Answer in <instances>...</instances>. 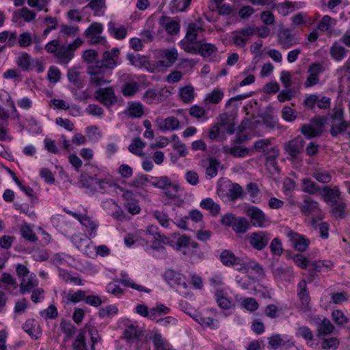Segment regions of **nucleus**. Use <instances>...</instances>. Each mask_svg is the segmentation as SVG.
Returning <instances> with one entry per match:
<instances>
[{
	"label": "nucleus",
	"instance_id": "f257e3e1",
	"mask_svg": "<svg viewBox=\"0 0 350 350\" xmlns=\"http://www.w3.org/2000/svg\"><path fill=\"white\" fill-rule=\"evenodd\" d=\"M120 49L113 47L110 51H105L102 55V59L96 61V64L88 67V74L90 76V83L96 86L108 84L110 83L109 77L112 74V70L120 64L118 62Z\"/></svg>",
	"mask_w": 350,
	"mask_h": 350
},
{
	"label": "nucleus",
	"instance_id": "f03ea898",
	"mask_svg": "<svg viewBox=\"0 0 350 350\" xmlns=\"http://www.w3.org/2000/svg\"><path fill=\"white\" fill-rule=\"evenodd\" d=\"M80 38H77L68 44H60L57 39L49 41L45 46V51L56 59L57 64L67 66L75 57L76 50L83 44Z\"/></svg>",
	"mask_w": 350,
	"mask_h": 350
},
{
	"label": "nucleus",
	"instance_id": "7ed1b4c3",
	"mask_svg": "<svg viewBox=\"0 0 350 350\" xmlns=\"http://www.w3.org/2000/svg\"><path fill=\"white\" fill-rule=\"evenodd\" d=\"M91 180L90 187L93 191L101 194L111 195L116 191L119 187L111 179L103 178L99 172V169L94 167L92 175L90 176Z\"/></svg>",
	"mask_w": 350,
	"mask_h": 350
},
{
	"label": "nucleus",
	"instance_id": "20e7f679",
	"mask_svg": "<svg viewBox=\"0 0 350 350\" xmlns=\"http://www.w3.org/2000/svg\"><path fill=\"white\" fill-rule=\"evenodd\" d=\"M16 274L20 280V293L22 295L31 293L38 286V280L33 273H31L27 266L18 264L16 267Z\"/></svg>",
	"mask_w": 350,
	"mask_h": 350
},
{
	"label": "nucleus",
	"instance_id": "39448f33",
	"mask_svg": "<svg viewBox=\"0 0 350 350\" xmlns=\"http://www.w3.org/2000/svg\"><path fill=\"white\" fill-rule=\"evenodd\" d=\"M172 246L177 251L183 250V254L189 256L191 258H200L202 254L199 244L191 240L186 234L178 237L176 241Z\"/></svg>",
	"mask_w": 350,
	"mask_h": 350
},
{
	"label": "nucleus",
	"instance_id": "423d86ee",
	"mask_svg": "<svg viewBox=\"0 0 350 350\" xmlns=\"http://www.w3.org/2000/svg\"><path fill=\"white\" fill-rule=\"evenodd\" d=\"M103 25L100 23H92L84 31V36L91 44H100L106 49L110 48V45L105 36L101 34L103 32Z\"/></svg>",
	"mask_w": 350,
	"mask_h": 350
},
{
	"label": "nucleus",
	"instance_id": "0eeeda50",
	"mask_svg": "<svg viewBox=\"0 0 350 350\" xmlns=\"http://www.w3.org/2000/svg\"><path fill=\"white\" fill-rule=\"evenodd\" d=\"M154 181L151 183L156 188L165 190V195L169 199L175 200L177 198V193L179 190V185L172 183L167 176L159 177H151Z\"/></svg>",
	"mask_w": 350,
	"mask_h": 350
},
{
	"label": "nucleus",
	"instance_id": "6e6552de",
	"mask_svg": "<svg viewBox=\"0 0 350 350\" xmlns=\"http://www.w3.org/2000/svg\"><path fill=\"white\" fill-rule=\"evenodd\" d=\"M86 234H77L71 237L73 245L83 254L88 257L95 256L96 246Z\"/></svg>",
	"mask_w": 350,
	"mask_h": 350
},
{
	"label": "nucleus",
	"instance_id": "1a4fd4ad",
	"mask_svg": "<svg viewBox=\"0 0 350 350\" xmlns=\"http://www.w3.org/2000/svg\"><path fill=\"white\" fill-rule=\"evenodd\" d=\"M252 225L255 228H265L269 226L270 218L258 207L250 206L246 211Z\"/></svg>",
	"mask_w": 350,
	"mask_h": 350
},
{
	"label": "nucleus",
	"instance_id": "9d476101",
	"mask_svg": "<svg viewBox=\"0 0 350 350\" xmlns=\"http://www.w3.org/2000/svg\"><path fill=\"white\" fill-rule=\"evenodd\" d=\"M305 141L301 136H297L284 144L285 152L291 161H296L299 156L304 152Z\"/></svg>",
	"mask_w": 350,
	"mask_h": 350
},
{
	"label": "nucleus",
	"instance_id": "9b49d317",
	"mask_svg": "<svg viewBox=\"0 0 350 350\" xmlns=\"http://www.w3.org/2000/svg\"><path fill=\"white\" fill-rule=\"evenodd\" d=\"M284 234L289 239L291 245L299 252L306 251L310 243V239L304 235L292 230L290 228H285Z\"/></svg>",
	"mask_w": 350,
	"mask_h": 350
},
{
	"label": "nucleus",
	"instance_id": "f8f14e48",
	"mask_svg": "<svg viewBox=\"0 0 350 350\" xmlns=\"http://www.w3.org/2000/svg\"><path fill=\"white\" fill-rule=\"evenodd\" d=\"M94 98L109 108L117 102V96L113 87L100 88L94 94Z\"/></svg>",
	"mask_w": 350,
	"mask_h": 350
},
{
	"label": "nucleus",
	"instance_id": "ddd939ff",
	"mask_svg": "<svg viewBox=\"0 0 350 350\" xmlns=\"http://www.w3.org/2000/svg\"><path fill=\"white\" fill-rule=\"evenodd\" d=\"M172 94V92L166 88L147 90L143 96V100L148 104H157L164 101Z\"/></svg>",
	"mask_w": 350,
	"mask_h": 350
},
{
	"label": "nucleus",
	"instance_id": "4468645a",
	"mask_svg": "<svg viewBox=\"0 0 350 350\" xmlns=\"http://www.w3.org/2000/svg\"><path fill=\"white\" fill-rule=\"evenodd\" d=\"M271 239V234L267 231H256L250 234L249 242L250 245L258 251L265 249Z\"/></svg>",
	"mask_w": 350,
	"mask_h": 350
},
{
	"label": "nucleus",
	"instance_id": "2eb2a0df",
	"mask_svg": "<svg viewBox=\"0 0 350 350\" xmlns=\"http://www.w3.org/2000/svg\"><path fill=\"white\" fill-rule=\"evenodd\" d=\"M324 202L330 206H333L337 203L341 198V192L338 186L330 187L329 186H323L319 194Z\"/></svg>",
	"mask_w": 350,
	"mask_h": 350
},
{
	"label": "nucleus",
	"instance_id": "dca6fc26",
	"mask_svg": "<svg viewBox=\"0 0 350 350\" xmlns=\"http://www.w3.org/2000/svg\"><path fill=\"white\" fill-rule=\"evenodd\" d=\"M297 295L301 302V310L306 312L310 310V296L305 280H301L297 286Z\"/></svg>",
	"mask_w": 350,
	"mask_h": 350
},
{
	"label": "nucleus",
	"instance_id": "f3484780",
	"mask_svg": "<svg viewBox=\"0 0 350 350\" xmlns=\"http://www.w3.org/2000/svg\"><path fill=\"white\" fill-rule=\"evenodd\" d=\"M122 198L124 200L123 206L126 211L133 215L140 213L141 208L138 204V201L136 200L135 196L131 191H125L122 194Z\"/></svg>",
	"mask_w": 350,
	"mask_h": 350
},
{
	"label": "nucleus",
	"instance_id": "a211bd4d",
	"mask_svg": "<svg viewBox=\"0 0 350 350\" xmlns=\"http://www.w3.org/2000/svg\"><path fill=\"white\" fill-rule=\"evenodd\" d=\"M149 340L152 342L153 350H173L172 345L158 330L152 331Z\"/></svg>",
	"mask_w": 350,
	"mask_h": 350
},
{
	"label": "nucleus",
	"instance_id": "6ab92c4d",
	"mask_svg": "<svg viewBox=\"0 0 350 350\" xmlns=\"http://www.w3.org/2000/svg\"><path fill=\"white\" fill-rule=\"evenodd\" d=\"M5 107L10 108L16 111L15 104L10 94L5 90H0V117L9 118L8 110Z\"/></svg>",
	"mask_w": 350,
	"mask_h": 350
},
{
	"label": "nucleus",
	"instance_id": "aec40b11",
	"mask_svg": "<svg viewBox=\"0 0 350 350\" xmlns=\"http://www.w3.org/2000/svg\"><path fill=\"white\" fill-rule=\"evenodd\" d=\"M323 72V67L321 64H312L308 68L309 75L304 83V86L310 88L317 85L319 81V75Z\"/></svg>",
	"mask_w": 350,
	"mask_h": 350
},
{
	"label": "nucleus",
	"instance_id": "412c9836",
	"mask_svg": "<svg viewBox=\"0 0 350 350\" xmlns=\"http://www.w3.org/2000/svg\"><path fill=\"white\" fill-rule=\"evenodd\" d=\"M36 17L34 11L29 10L27 8H23L14 12L12 16V21L18 25H22V19L25 22L29 23L33 21Z\"/></svg>",
	"mask_w": 350,
	"mask_h": 350
},
{
	"label": "nucleus",
	"instance_id": "4be33fe9",
	"mask_svg": "<svg viewBox=\"0 0 350 350\" xmlns=\"http://www.w3.org/2000/svg\"><path fill=\"white\" fill-rule=\"evenodd\" d=\"M268 344L271 349L275 350L280 347H291L293 341L287 335L276 334L268 338Z\"/></svg>",
	"mask_w": 350,
	"mask_h": 350
},
{
	"label": "nucleus",
	"instance_id": "5701e85b",
	"mask_svg": "<svg viewBox=\"0 0 350 350\" xmlns=\"http://www.w3.org/2000/svg\"><path fill=\"white\" fill-rule=\"evenodd\" d=\"M159 23L168 35H176L180 31V23L170 16H161L159 19Z\"/></svg>",
	"mask_w": 350,
	"mask_h": 350
},
{
	"label": "nucleus",
	"instance_id": "b1692460",
	"mask_svg": "<svg viewBox=\"0 0 350 350\" xmlns=\"http://www.w3.org/2000/svg\"><path fill=\"white\" fill-rule=\"evenodd\" d=\"M157 129L162 131H175L179 129L180 122L174 116H169L165 119L157 118L156 120Z\"/></svg>",
	"mask_w": 350,
	"mask_h": 350
},
{
	"label": "nucleus",
	"instance_id": "393cba45",
	"mask_svg": "<svg viewBox=\"0 0 350 350\" xmlns=\"http://www.w3.org/2000/svg\"><path fill=\"white\" fill-rule=\"evenodd\" d=\"M295 336L297 338H301L307 345L313 348L318 349L319 347V342H316L314 340V335L310 327L307 326H300L296 329Z\"/></svg>",
	"mask_w": 350,
	"mask_h": 350
},
{
	"label": "nucleus",
	"instance_id": "a878e982",
	"mask_svg": "<svg viewBox=\"0 0 350 350\" xmlns=\"http://www.w3.org/2000/svg\"><path fill=\"white\" fill-rule=\"evenodd\" d=\"M297 206L301 212L307 216L317 213L319 210V203L308 196L304 197L302 203L297 204Z\"/></svg>",
	"mask_w": 350,
	"mask_h": 350
},
{
	"label": "nucleus",
	"instance_id": "bb28decb",
	"mask_svg": "<svg viewBox=\"0 0 350 350\" xmlns=\"http://www.w3.org/2000/svg\"><path fill=\"white\" fill-rule=\"evenodd\" d=\"M79 221L84 227L90 238H94L96 236L97 229L99 226L96 220L93 219L86 215H82Z\"/></svg>",
	"mask_w": 350,
	"mask_h": 350
},
{
	"label": "nucleus",
	"instance_id": "cd10ccee",
	"mask_svg": "<svg viewBox=\"0 0 350 350\" xmlns=\"http://www.w3.org/2000/svg\"><path fill=\"white\" fill-rule=\"evenodd\" d=\"M109 34L116 40H122L127 36V28L123 25H119L113 21L107 23Z\"/></svg>",
	"mask_w": 350,
	"mask_h": 350
},
{
	"label": "nucleus",
	"instance_id": "c85d7f7f",
	"mask_svg": "<svg viewBox=\"0 0 350 350\" xmlns=\"http://www.w3.org/2000/svg\"><path fill=\"white\" fill-rule=\"evenodd\" d=\"M101 207L108 215H112L118 219H120L121 215L123 214L121 208L112 199H106L102 201Z\"/></svg>",
	"mask_w": 350,
	"mask_h": 350
},
{
	"label": "nucleus",
	"instance_id": "c756f323",
	"mask_svg": "<svg viewBox=\"0 0 350 350\" xmlns=\"http://www.w3.org/2000/svg\"><path fill=\"white\" fill-rule=\"evenodd\" d=\"M120 279L119 282L122 284L123 286L126 287H130L133 289L137 290L140 292H144L147 293H150L151 292V289L148 288L144 286L136 284L133 279H131L129 275L124 272L122 271L120 273Z\"/></svg>",
	"mask_w": 350,
	"mask_h": 350
},
{
	"label": "nucleus",
	"instance_id": "7c9ffc66",
	"mask_svg": "<svg viewBox=\"0 0 350 350\" xmlns=\"http://www.w3.org/2000/svg\"><path fill=\"white\" fill-rule=\"evenodd\" d=\"M67 77L68 81L77 88H82L84 82V73L77 68L72 67L68 70Z\"/></svg>",
	"mask_w": 350,
	"mask_h": 350
},
{
	"label": "nucleus",
	"instance_id": "2f4dec72",
	"mask_svg": "<svg viewBox=\"0 0 350 350\" xmlns=\"http://www.w3.org/2000/svg\"><path fill=\"white\" fill-rule=\"evenodd\" d=\"M0 42H6L5 46L12 48L18 45V35L16 31H3L0 32Z\"/></svg>",
	"mask_w": 350,
	"mask_h": 350
},
{
	"label": "nucleus",
	"instance_id": "473e14b6",
	"mask_svg": "<svg viewBox=\"0 0 350 350\" xmlns=\"http://www.w3.org/2000/svg\"><path fill=\"white\" fill-rule=\"evenodd\" d=\"M317 336L321 338L323 336L330 334L334 329V325L326 318L318 317Z\"/></svg>",
	"mask_w": 350,
	"mask_h": 350
},
{
	"label": "nucleus",
	"instance_id": "72a5a7b5",
	"mask_svg": "<svg viewBox=\"0 0 350 350\" xmlns=\"http://www.w3.org/2000/svg\"><path fill=\"white\" fill-rule=\"evenodd\" d=\"M222 151L226 154H230L237 158H243L249 153V150L247 148L239 146H224L222 148Z\"/></svg>",
	"mask_w": 350,
	"mask_h": 350
},
{
	"label": "nucleus",
	"instance_id": "f704fd0d",
	"mask_svg": "<svg viewBox=\"0 0 350 350\" xmlns=\"http://www.w3.org/2000/svg\"><path fill=\"white\" fill-rule=\"evenodd\" d=\"M142 335V331L138 325L131 323L126 326L124 331V338L128 342H133Z\"/></svg>",
	"mask_w": 350,
	"mask_h": 350
},
{
	"label": "nucleus",
	"instance_id": "c9c22d12",
	"mask_svg": "<svg viewBox=\"0 0 350 350\" xmlns=\"http://www.w3.org/2000/svg\"><path fill=\"white\" fill-rule=\"evenodd\" d=\"M330 206L332 207L331 213L334 218L338 219L346 217L347 206L345 200L341 199L336 204Z\"/></svg>",
	"mask_w": 350,
	"mask_h": 350
},
{
	"label": "nucleus",
	"instance_id": "e433bc0d",
	"mask_svg": "<svg viewBox=\"0 0 350 350\" xmlns=\"http://www.w3.org/2000/svg\"><path fill=\"white\" fill-rule=\"evenodd\" d=\"M322 187H319L314 181L310 178H304L301 180V191L310 195H315L321 193Z\"/></svg>",
	"mask_w": 350,
	"mask_h": 350
},
{
	"label": "nucleus",
	"instance_id": "4c0bfd02",
	"mask_svg": "<svg viewBox=\"0 0 350 350\" xmlns=\"http://www.w3.org/2000/svg\"><path fill=\"white\" fill-rule=\"evenodd\" d=\"M202 30L200 20L196 23H189L187 28L185 40L195 42L198 38V33Z\"/></svg>",
	"mask_w": 350,
	"mask_h": 350
},
{
	"label": "nucleus",
	"instance_id": "58836bf2",
	"mask_svg": "<svg viewBox=\"0 0 350 350\" xmlns=\"http://www.w3.org/2000/svg\"><path fill=\"white\" fill-rule=\"evenodd\" d=\"M226 195L229 200L234 201L243 198L245 193L239 184L231 183Z\"/></svg>",
	"mask_w": 350,
	"mask_h": 350
},
{
	"label": "nucleus",
	"instance_id": "ea45409f",
	"mask_svg": "<svg viewBox=\"0 0 350 350\" xmlns=\"http://www.w3.org/2000/svg\"><path fill=\"white\" fill-rule=\"evenodd\" d=\"M272 273L276 279L288 280L293 275V271L288 266H278L273 268Z\"/></svg>",
	"mask_w": 350,
	"mask_h": 350
},
{
	"label": "nucleus",
	"instance_id": "a19ab883",
	"mask_svg": "<svg viewBox=\"0 0 350 350\" xmlns=\"http://www.w3.org/2000/svg\"><path fill=\"white\" fill-rule=\"evenodd\" d=\"M0 286L5 291L16 289L18 287L16 280L8 273H3L0 279Z\"/></svg>",
	"mask_w": 350,
	"mask_h": 350
},
{
	"label": "nucleus",
	"instance_id": "79ce46f5",
	"mask_svg": "<svg viewBox=\"0 0 350 350\" xmlns=\"http://www.w3.org/2000/svg\"><path fill=\"white\" fill-rule=\"evenodd\" d=\"M333 267V263L330 260H319L311 262L310 265V272L312 275L314 272L329 271Z\"/></svg>",
	"mask_w": 350,
	"mask_h": 350
},
{
	"label": "nucleus",
	"instance_id": "37998d69",
	"mask_svg": "<svg viewBox=\"0 0 350 350\" xmlns=\"http://www.w3.org/2000/svg\"><path fill=\"white\" fill-rule=\"evenodd\" d=\"M200 206L202 208L208 211L213 216L217 215L220 212L219 205L210 198L203 199L200 202Z\"/></svg>",
	"mask_w": 350,
	"mask_h": 350
},
{
	"label": "nucleus",
	"instance_id": "c03bdc74",
	"mask_svg": "<svg viewBox=\"0 0 350 350\" xmlns=\"http://www.w3.org/2000/svg\"><path fill=\"white\" fill-rule=\"evenodd\" d=\"M224 94L220 89H214L207 94L204 99V105L218 104L224 98Z\"/></svg>",
	"mask_w": 350,
	"mask_h": 350
},
{
	"label": "nucleus",
	"instance_id": "a18cd8bd",
	"mask_svg": "<svg viewBox=\"0 0 350 350\" xmlns=\"http://www.w3.org/2000/svg\"><path fill=\"white\" fill-rule=\"evenodd\" d=\"M330 55L336 62H340L347 56V50L344 46L335 42L330 48Z\"/></svg>",
	"mask_w": 350,
	"mask_h": 350
},
{
	"label": "nucleus",
	"instance_id": "49530a36",
	"mask_svg": "<svg viewBox=\"0 0 350 350\" xmlns=\"http://www.w3.org/2000/svg\"><path fill=\"white\" fill-rule=\"evenodd\" d=\"M250 228V225L248 220L244 217H239L236 218L232 228L237 234H244Z\"/></svg>",
	"mask_w": 350,
	"mask_h": 350
},
{
	"label": "nucleus",
	"instance_id": "de8ad7c7",
	"mask_svg": "<svg viewBox=\"0 0 350 350\" xmlns=\"http://www.w3.org/2000/svg\"><path fill=\"white\" fill-rule=\"evenodd\" d=\"M215 299L218 306L222 309H230L232 306V301L224 295L221 289H216L214 294Z\"/></svg>",
	"mask_w": 350,
	"mask_h": 350
},
{
	"label": "nucleus",
	"instance_id": "09e8293b",
	"mask_svg": "<svg viewBox=\"0 0 350 350\" xmlns=\"http://www.w3.org/2000/svg\"><path fill=\"white\" fill-rule=\"evenodd\" d=\"M196 321L202 326L216 329L219 327V321L213 318L200 314L196 317Z\"/></svg>",
	"mask_w": 350,
	"mask_h": 350
},
{
	"label": "nucleus",
	"instance_id": "8fccbe9b",
	"mask_svg": "<svg viewBox=\"0 0 350 350\" xmlns=\"http://www.w3.org/2000/svg\"><path fill=\"white\" fill-rule=\"evenodd\" d=\"M59 276L66 282L72 283L75 285L81 286L83 285L81 280L79 277L73 276L70 272L63 269H58Z\"/></svg>",
	"mask_w": 350,
	"mask_h": 350
},
{
	"label": "nucleus",
	"instance_id": "3c124183",
	"mask_svg": "<svg viewBox=\"0 0 350 350\" xmlns=\"http://www.w3.org/2000/svg\"><path fill=\"white\" fill-rule=\"evenodd\" d=\"M146 143L141 138L136 137L132 140L129 146V150L135 155L141 156L143 149L146 147Z\"/></svg>",
	"mask_w": 350,
	"mask_h": 350
},
{
	"label": "nucleus",
	"instance_id": "603ef678",
	"mask_svg": "<svg viewBox=\"0 0 350 350\" xmlns=\"http://www.w3.org/2000/svg\"><path fill=\"white\" fill-rule=\"evenodd\" d=\"M278 42L284 48H290L293 45V36L289 29H285L278 33Z\"/></svg>",
	"mask_w": 350,
	"mask_h": 350
},
{
	"label": "nucleus",
	"instance_id": "864d4df0",
	"mask_svg": "<svg viewBox=\"0 0 350 350\" xmlns=\"http://www.w3.org/2000/svg\"><path fill=\"white\" fill-rule=\"evenodd\" d=\"M319 344V347L317 349L318 350H335L338 347L340 342L336 337H329L322 338L321 342Z\"/></svg>",
	"mask_w": 350,
	"mask_h": 350
},
{
	"label": "nucleus",
	"instance_id": "5fc2aeb1",
	"mask_svg": "<svg viewBox=\"0 0 350 350\" xmlns=\"http://www.w3.org/2000/svg\"><path fill=\"white\" fill-rule=\"evenodd\" d=\"M206 111L202 107L194 105L189 109V114L191 117L200 120L202 122H205L208 118L206 116Z\"/></svg>",
	"mask_w": 350,
	"mask_h": 350
},
{
	"label": "nucleus",
	"instance_id": "6e6d98bb",
	"mask_svg": "<svg viewBox=\"0 0 350 350\" xmlns=\"http://www.w3.org/2000/svg\"><path fill=\"white\" fill-rule=\"evenodd\" d=\"M237 257L230 250H224L219 255L221 262L226 267H231L233 266Z\"/></svg>",
	"mask_w": 350,
	"mask_h": 350
},
{
	"label": "nucleus",
	"instance_id": "4d7b16f0",
	"mask_svg": "<svg viewBox=\"0 0 350 350\" xmlns=\"http://www.w3.org/2000/svg\"><path fill=\"white\" fill-rule=\"evenodd\" d=\"M9 118L0 117V141L10 142L12 137L10 135L8 129Z\"/></svg>",
	"mask_w": 350,
	"mask_h": 350
},
{
	"label": "nucleus",
	"instance_id": "13d9d810",
	"mask_svg": "<svg viewBox=\"0 0 350 350\" xmlns=\"http://www.w3.org/2000/svg\"><path fill=\"white\" fill-rule=\"evenodd\" d=\"M179 96L184 103H191L194 98V88L191 85H186L182 88L179 91Z\"/></svg>",
	"mask_w": 350,
	"mask_h": 350
},
{
	"label": "nucleus",
	"instance_id": "bf43d9fd",
	"mask_svg": "<svg viewBox=\"0 0 350 350\" xmlns=\"http://www.w3.org/2000/svg\"><path fill=\"white\" fill-rule=\"evenodd\" d=\"M216 51L215 45L211 43H200L198 45V54L204 57H210Z\"/></svg>",
	"mask_w": 350,
	"mask_h": 350
},
{
	"label": "nucleus",
	"instance_id": "052dcab7",
	"mask_svg": "<svg viewBox=\"0 0 350 350\" xmlns=\"http://www.w3.org/2000/svg\"><path fill=\"white\" fill-rule=\"evenodd\" d=\"M301 133L307 138L312 139L319 136L321 134L322 129L314 127L311 124H304L301 128Z\"/></svg>",
	"mask_w": 350,
	"mask_h": 350
},
{
	"label": "nucleus",
	"instance_id": "680f3d73",
	"mask_svg": "<svg viewBox=\"0 0 350 350\" xmlns=\"http://www.w3.org/2000/svg\"><path fill=\"white\" fill-rule=\"evenodd\" d=\"M16 64L23 70H29L31 64V55L27 52H22L16 59Z\"/></svg>",
	"mask_w": 350,
	"mask_h": 350
},
{
	"label": "nucleus",
	"instance_id": "e2e57ef3",
	"mask_svg": "<svg viewBox=\"0 0 350 350\" xmlns=\"http://www.w3.org/2000/svg\"><path fill=\"white\" fill-rule=\"evenodd\" d=\"M246 190L247 193H249L251 201L254 203H258L260 202V189L257 185L256 183H250L246 186Z\"/></svg>",
	"mask_w": 350,
	"mask_h": 350
},
{
	"label": "nucleus",
	"instance_id": "0e129e2a",
	"mask_svg": "<svg viewBox=\"0 0 350 350\" xmlns=\"http://www.w3.org/2000/svg\"><path fill=\"white\" fill-rule=\"evenodd\" d=\"M271 151L273 154H269L266 157L265 165L269 170H273L274 172H278L276 158L278 157V152L273 148Z\"/></svg>",
	"mask_w": 350,
	"mask_h": 350
},
{
	"label": "nucleus",
	"instance_id": "69168bd1",
	"mask_svg": "<svg viewBox=\"0 0 350 350\" xmlns=\"http://www.w3.org/2000/svg\"><path fill=\"white\" fill-rule=\"evenodd\" d=\"M20 232L22 237L30 243H36L38 241V237L33 232L32 228L27 224L21 226Z\"/></svg>",
	"mask_w": 350,
	"mask_h": 350
},
{
	"label": "nucleus",
	"instance_id": "338daca9",
	"mask_svg": "<svg viewBox=\"0 0 350 350\" xmlns=\"http://www.w3.org/2000/svg\"><path fill=\"white\" fill-rule=\"evenodd\" d=\"M349 126L347 121H341L332 123L329 132L332 137H336L345 132Z\"/></svg>",
	"mask_w": 350,
	"mask_h": 350
},
{
	"label": "nucleus",
	"instance_id": "774afa93",
	"mask_svg": "<svg viewBox=\"0 0 350 350\" xmlns=\"http://www.w3.org/2000/svg\"><path fill=\"white\" fill-rule=\"evenodd\" d=\"M158 230L159 228L157 226L152 225L148 227L146 232L147 234L151 235L152 237V239L154 240H159L164 244L170 243L169 238L163 234H161Z\"/></svg>",
	"mask_w": 350,
	"mask_h": 350
}]
</instances>
